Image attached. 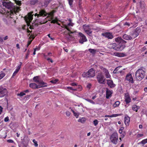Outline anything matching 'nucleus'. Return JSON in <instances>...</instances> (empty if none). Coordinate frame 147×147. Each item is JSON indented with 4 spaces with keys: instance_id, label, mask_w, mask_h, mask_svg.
Segmentation results:
<instances>
[{
    "instance_id": "1",
    "label": "nucleus",
    "mask_w": 147,
    "mask_h": 147,
    "mask_svg": "<svg viewBox=\"0 0 147 147\" xmlns=\"http://www.w3.org/2000/svg\"><path fill=\"white\" fill-rule=\"evenodd\" d=\"M3 5L10 10L8 11L7 14L10 18H13L14 13L18 12L20 10V7L17 6H13V4L10 1H4L3 3Z\"/></svg>"
},
{
    "instance_id": "2",
    "label": "nucleus",
    "mask_w": 147,
    "mask_h": 147,
    "mask_svg": "<svg viewBox=\"0 0 147 147\" xmlns=\"http://www.w3.org/2000/svg\"><path fill=\"white\" fill-rule=\"evenodd\" d=\"M145 69L143 67H141L136 71L135 76L136 80L141 81L144 77L145 75Z\"/></svg>"
},
{
    "instance_id": "3",
    "label": "nucleus",
    "mask_w": 147,
    "mask_h": 147,
    "mask_svg": "<svg viewBox=\"0 0 147 147\" xmlns=\"http://www.w3.org/2000/svg\"><path fill=\"white\" fill-rule=\"evenodd\" d=\"M95 75V71L93 68H91L88 71L85 72L82 74V76L84 77H93Z\"/></svg>"
},
{
    "instance_id": "4",
    "label": "nucleus",
    "mask_w": 147,
    "mask_h": 147,
    "mask_svg": "<svg viewBox=\"0 0 147 147\" xmlns=\"http://www.w3.org/2000/svg\"><path fill=\"white\" fill-rule=\"evenodd\" d=\"M141 29L140 27H138L136 29L130 32V34L132 39L136 37L141 32Z\"/></svg>"
},
{
    "instance_id": "5",
    "label": "nucleus",
    "mask_w": 147,
    "mask_h": 147,
    "mask_svg": "<svg viewBox=\"0 0 147 147\" xmlns=\"http://www.w3.org/2000/svg\"><path fill=\"white\" fill-rule=\"evenodd\" d=\"M110 140L111 142L115 144L117 143L118 140V134L117 132L113 133L110 137Z\"/></svg>"
},
{
    "instance_id": "6",
    "label": "nucleus",
    "mask_w": 147,
    "mask_h": 147,
    "mask_svg": "<svg viewBox=\"0 0 147 147\" xmlns=\"http://www.w3.org/2000/svg\"><path fill=\"white\" fill-rule=\"evenodd\" d=\"M124 44H119V45H118L117 48H115L116 47V44L115 43H113L111 44V45H112V48L115 49L119 51H120L123 50L125 47V46Z\"/></svg>"
},
{
    "instance_id": "7",
    "label": "nucleus",
    "mask_w": 147,
    "mask_h": 147,
    "mask_svg": "<svg viewBox=\"0 0 147 147\" xmlns=\"http://www.w3.org/2000/svg\"><path fill=\"white\" fill-rule=\"evenodd\" d=\"M79 37V42L80 43L83 44L84 42L87 41V39L85 35L81 32L78 33Z\"/></svg>"
},
{
    "instance_id": "8",
    "label": "nucleus",
    "mask_w": 147,
    "mask_h": 147,
    "mask_svg": "<svg viewBox=\"0 0 147 147\" xmlns=\"http://www.w3.org/2000/svg\"><path fill=\"white\" fill-rule=\"evenodd\" d=\"M54 12H51L49 13H47L46 11L43 9H40L38 15L40 17H45L48 15H53Z\"/></svg>"
},
{
    "instance_id": "9",
    "label": "nucleus",
    "mask_w": 147,
    "mask_h": 147,
    "mask_svg": "<svg viewBox=\"0 0 147 147\" xmlns=\"http://www.w3.org/2000/svg\"><path fill=\"white\" fill-rule=\"evenodd\" d=\"M104 76L102 73H99L97 75V78L98 82L100 84H104L105 80Z\"/></svg>"
},
{
    "instance_id": "10",
    "label": "nucleus",
    "mask_w": 147,
    "mask_h": 147,
    "mask_svg": "<svg viewBox=\"0 0 147 147\" xmlns=\"http://www.w3.org/2000/svg\"><path fill=\"white\" fill-rule=\"evenodd\" d=\"M7 91L5 88H0V97H3L7 94Z\"/></svg>"
},
{
    "instance_id": "11",
    "label": "nucleus",
    "mask_w": 147,
    "mask_h": 147,
    "mask_svg": "<svg viewBox=\"0 0 147 147\" xmlns=\"http://www.w3.org/2000/svg\"><path fill=\"white\" fill-rule=\"evenodd\" d=\"M124 99H125L124 101L127 105L129 104L131 101V99L128 93L125 94Z\"/></svg>"
},
{
    "instance_id": "12",
    "label": "nucleus",
    "mask_w": 147,
    "mask_h": 147,
    "mask_svg": "<svg viewBox=\"0 0 147 147\" xmlns=\"http://www.w3.org/2000/svg\"><path fill=\"white\" fill-rule=\"evenodd\" d=\"M125 80L129 81V82L131 83H134L133 79L131 74H129L127 75Z\"/></svg>"
},
{
    "instance_id": "13",
    "label": "nucleus",
    "mask_w": 147,
    "mask_h": 147,
    "mask_svg": "<svg viewBox=\"0 0 147 147\" xmlns=\"http://www.w3.org/2000/svg\"><path fill=\"white\" fill-rule=\"evenodd\" d=\"M102 35L109 39H111L113 38V36L112 33L110 32H106L102 33Z\"/></svg>"
},
{
    "instance_id": "14",
    "label": "nucleus",
    "mask_w": 147,
    "mask_h": 147,
    "mask_svg": "<svg viewBox=\"0 0 147 147\" xmlns=\"http://www.w3.org/2000/svg\"><path fill=\"white\" fill-rule=\"evenodd\" d=\"M33 14L32 15V13L29 14L28 16L26 18L25 21L27 23V24H30L33 20Z\"/></svg>"
},
{
    "instance_id": "15",
    "label": "nucleus",
    "mask_w": 147,
    "mask_h": 147,
    "mask_svg": "<svg viewBox=\"0 0 147 147\" xmlns=\"http://www.w3.org/2000/svg\"><path fill=\"white\" fill-rule=\"evenodd\" d=\"M107 84L111 88H113L115 86V85L113 83L112 80H107Z\"/></svg>"
},
{
    "instance_id": "16",
    "label": "nucleus",
    "mask_w": 147,
    "mask_h": 147,
    "mask_svg": "<svg viewBox=\"0 0 147 147\" xmlns=\"http://www.w3.org/2000/svg\"><path fill=\"white\" fill-rule=\"evenodd\" d=\"M113 93V91L110 90L107 88L106 91V98H109V97L112 96Z\"/></svg>"
},
{
    "instance_id": "17",
    "label": "nucleus",
    "mask_w": 147,
    "mask_h": 147,
    "mask_svg": "<svg viewBox=\"0 0 147 147\" xmlns=\"http://www.w3.org/2000/svg\"><path fill=\"white\" fill-rule=\"evenodd\" d=\"M115 41L119 44L121 43H126V41L123 40L120 37H118L117 38H115Z\"/></svg>"
},
{
    "instance_id": "18",
    "label": "nucleus",
    "mask_w": 147,
    "mask_h": 147,
    "mask_svg": "<svg viewBox=\"0 0 147 147\" xmlns=\"http://www.w3.org/2000/svg\"><path fill=\"white\" fill-rule=\"evenodd\" d=\"M29 87L32 88V89H36L39 88H40V86H39L37 85L35 83H31L29 84Z\"/></svg>"
},
{
    "instance_id": "19",
    "label": "nucleus",
    "mask_w": 147,
    "mask_h": 147,
    "mask_svg": "<svg viewBox=\"0 0 147 147\" xmlns=\"http://www.w3.org/2000/svg\"><path fill=\"white\" fill-rule=\"evenodd\" d=\"M83 28L85 32H87L88 30H91L90 26L89 25H86L85 24L83 26Z\"/></svg>"
},
{
    "instance_id": "20",
    "label": "nucleus",
    "mask_w": 147,
    "mask_h": 147,
    "mask_svg": "<svg viewBox=\"0 0 147 147\" xmlns=\"http://www.w3.org/2000/svg\"><path fill=\"white\" fill-rule=\"evenodd\" d=\"M35 36H34V35H31L29 37V40L31 39L32 38V39L29 40L28 42V44L27 45V47H28V46L30 45L31 42H32L33 40L35 38Z\"/></svg>"
},
{
    "instance_id": "21",
    "label": "nucleus",
    "mask_w": 147,
    "mask_h": 147,
    "mask_svg": "<svg viewBox=\"0 0 147 147\" xmlns=\"http://www.w3.org/2000/svg\"><path fill=\"white\" fill-rule=\"evenodd\" d=\"M123 38L124 39L127 40H130L132 39L130 35H128L126 34L123 35Z\"/></svg>"
},
{
    "instance_id": "22",
    "label": "nucleus",
    "mask_w": 147,
    "mask_h": 147,
    "mask_svg": "<svg viewBox=\"0 0 147 147\" xmlns=\"http://www.w3.org/2000/svg\"><path fill=\"white\" fill-rule=\"evenodd\" d=\"M39 84H40L39 85H38V86H42L40 87V88L43 87H46L47 86V83L44 82L43 81H41L39 82Z\"/></svg>"
},
{
    "instance_id": "23",
    "label": "nucleus",
    "mask_w": 147,
    "mask_h": 147,
    "mask_svg": "<svg viewBox=\"0 0 147 147\" xmlns=\"http://www.w3.org/2000/svg\"><path fill=\"white\" fill-rule=\"evenodd\" d=\"M114 54L115 56L119 57H124L126 56L125 54L123 53H116Z\"/></svg>"
},
{
    "instance_id": "24",
    "label": "nucleus",
    "mask_w": 147,
    "mask_h": 147,
    "mask_svg": "<svg viewBox=\"0 0 147 147\" xmlns=\"http://www.w3.org/2000/svg\"><path fill=\"white\" fill-rule=\"evenodd\" d=\"M52 0H44L43 6L46 7L48 4Z\"/></svg>"
},
{
    "instance_id": "25",
    "label": "nucleus",
    "mask_w": 147,
    "mask_h": 147,
    "mask_svg": "<svg viewBox=\"0 0 147 147\" xmlns=\"http://www.w3.org/2000/svg\"><path fill=\"white\" fill-rule=\"evenodd\" d=\"M20 67L17 66L16 69L15 71L13 73L12 75V77H13L15 76H16V74L18 72L19 70H20Z\"/></svg>"
},
{
    "instance_id": "26",
    "label": "nucleus",
    "mask_w": 147,
    "mask_h": 147,
    "mask_svg": "<svg viewBox=\"0 0 147 147\" xmlns=\"http://www.w3.org/2000/svg\"><path fill=\"white\" fill-rule=\"evenodd\" d=\"M139 107L137 106L136 105H134L132 107V109L134 111H135L136 112L138 111V110L139 109Z\"/></svg>"
},
{
    "instance_id": "27",
    "label": "nucleus",
    "mask_w": 147,
    "mask_h": 147,
    "mask_svg": "<svg viewBox=\"0 0 147 147\" xmlns=\"http://www.w3.org/2000/svg\"><path fill=\"white\" fill-rule=\"evenodd\" d=\"M89 51L93 54H95L97 51L96 50L94 49H88Z\"/></svg>"
},
{
    "instance_id": "28",
    "label": "nucleus",
    "mask_w": 147,
    "mask_h": 147,
    "mask_svg": "<svg viewBox=\"0 0 147 147\" xmlns=\"http://www.w3.org/2000/svg\"><path fill=\"white\" fill-rule=\"evenodd\" d=\"M38 2V0H30V3L32 5H34Z\"/></svg>"
},
{
    "instance_id": "29",
    "label": "nucleus",
    "mask_w": 147,
    "mask_h": 147,
    "mask_svg": "<svg viewBox=\"0 0 147 147\" xmlns=\"http://www.w3.org/2000/svg\"><path fill=\"white\" fill-rule=\"evenodd\" d=\"M71 111L73 113L74 116L76 117V118H78V117L79 115V113H77V112H75L72 109H71Z\"/></svg>"
},
{
    "instance_id": "30",
    "label": "nucleus",
    "mask_w": 147,
    "mask_h": 147,
    "mask_svg": "<svg viewBox=\"0 0 147 147\" xmlns=\"http://www.w3.org/2000/svg\"><path fill=\"white\" fill-rule=\"evenodd\" d=\"M33 81L36 83H39L40 81L39 80L38 76H36V77H34L33 78Z\"/></svg>"
},
{
    "instance_id": "31",
    "label": "nucleus",
    "mask_w": 147,
    "mask_h": 147,
    "mask_svg": "<svg viewBox=\"0 0 147 147\" xmlns=\"http://www.w3.org/2000/svg\"><path fill=\"white\" fill-rule=\"evenodd\" d=\"M120 104V101H117L113 105V106L114 107H118L119 105Z\"/></svg>"
},
{
    "instance_id": "32",
    "label": "nucleus",
    "mask_w": 147,
    "mask_h": 147,
    "mask_svg": "<svg viewBox=\"0 0 147 147\" xmlns=\"http://www.w3.org/2000/svg\"><path fill=\"white\" fill-rule=\"evenodd\" d=\"M62 27L67 29L69 32V33H72V32L69 29V28L68 26H67V25L63 24V26Z\"/></svg>"
},
{
    "instance_id": "33",
    "label": "nucleus",
    "mask_w": 147,
    "mask_h": 147,
    "mask_svg": "<svg viewBox=\"0 0 147 147\" xmlns=\"http://www.w3.org/2000/svg\"><path fill=\"white\" fill-rule=\"evenodd\" d=\"M15 2V3L17 5L19 6H21L22 5L21 1L19 0H14Z\"/></svg>"
},
{
    "instance_id": "34",
    "label": "nucleus",
    "mask_w": 147,
    "mask_h": 147,
    "mask_svg": "<svg viewBox=\"0 0 147 147\" xmlns=\"http://www.w3.org/2000/svg\"><path fill=\"white\" fill-rule=\"evenodd\" d=\"M100 69L103 72H104L105 73L106 72H107L108 70L105 68L103 67L102 66H100Z\"/></svg>"
},
{
    "instance_id": "35",
    "label": "nucleus",
    "mask_w": 147,
    "mask_h": 147,
    "mask_svg": "<svg viewBox=\"0 0 147 147\" xmlns=\"http://www.w3.org/2000/svg\"><path fill=\"white\" fill-rule=\"evenodd\" d=\"M105 74L106 77L107 78H109L111 77V76L109 74L108 71L105 73Z\"/></svg>"
},
{
    "instance_id": "36",
    "label": "nucleus",
    "mask_w": 147,
    "mask_h": 147,
    "mask_svg": "<svg viewBox=\"0 0 147 147\" xmlns=\"http://www.w3.org/2000/svg\"><path fill=\"white\" fill-rule=\"evenodd\" d=\"M140 143L144 145V144L147 143V139L143 140L142 141L140 142Z\"/></svg>"
},
{
    "instance_id": "37",
    "label": "nucleus",
    "mask_w": 147,
    "mask_h": 147,
    "mask_svg": "<svg viewBox=\"0 0 147 147\" xmlns=\"http://www.w3.org/2000/svg\"><path fill=\"white\" fill-rule=\"evenodd\" d=\"M69 2V3L70 6L71 7H73V0H67Z\"/></svg>"
},
{
    "instance_id": "38",
    "label": "nucleus",
    "mask_w": 147,
    "mask_h": 147,
    "mask_svg": "<svg viewBox=\"0 0 147 147\" xmlns=\"http://www.w3.org/2000/svg\"><path fill=\"white\" fill-rule=\"evenodd\" d=\"M130 120H124V122L125 125L127 126H128L129 125Z\"/></svg>"
},
{
    "instance_id": "39",
    "label": "nucleus",
    "mask_w": 147,
    "mask_h": 147,
    "mask_svg": "<svg viewBox=\"0 0 147 147\" xmlns=\"http://www.w3.org/2000/svg\"><path fill=\"white\" fill-rule=\"evenodd\" d=\"M89 36H91L92 35V31L91 30H88L86 32H85Z\"/></svg>"
},
{
    "instance_id": "40",
    "label": "nucleus",
    "mask_w": 147,
    "mask_h": 147,
    "mask_svg": "<svg viewBox=\"0 0 147 147\" xmlns=\"http://www.w3.org/2000/svg\"><path fill=\"white\" fill-rule=\"evenodd\" d=\"M26 94L25 93H24V92H20V93L18 94V95L20 96H22Z\"/></svg>"
},
{
    "instance_id": "41",
    "label": "nucleus",
    "mask_w": 147,
    "mask_h": 147,
    "mask_svg": "<svg viewBox=\"0 0 147 147\" xmlns=\"http://www.w3.org/2000/svg\"><path fill=\"white\" fill-rule=\"evenodd\" d=\"M33 142L34 144V145L35 147H37L38 146V144H37V142L35 139H34L33 140Z\"/></svg>"
},
{
    "instance_id": "42",
    "label": "nucleus",
    "mask_w": 147,
    "mask_h": 147,
    "mask_svg": "<svg viewBox=\"0 0 147 147\" xmlns=\"http://www.w3.org/2000/svg\"><path fill=\"white\" fill-rule=\"evenodd\" d=\"M86 100L90 102V103H91L92 104H94L95 103L94 102V101H93L92 100H91V99H86Z\"/></svg>"
},
{
    "instance_id": "43",
    "label": "nucleus",
    "mask_w": 147,
    "mask_h": 147,
    "mask_svg": "<svg viewBox=\"0 0 147 147\" xmlns=\"http://www.w3.org/2000/svg\"><path fill=\"white\" fill-rule=\"evenodd\" d=\"M58 81V79H55L51 81L50 82L53 84H56Z\"/></svg>"
},
{
    "instance_id": "44",
    "label": "nucleus",
    "mask_w": 147,
    "mask_h": 147,
    "mask_svg": "<svg viewBox=\"0 0 147 147\" xmlns=\"http://www.w3.org/2000/svg\"><path fill=\"white\" fill-rule=\"evenodd\" d=\"M5 76V74L4 73H2L0 74V80L3 78Z\"/></svg>"
},
{
    "instance_id": "45",
    "label": "nucleus",
    "mask_w": 147,
    "mask_h": 147,
    "mask_svg": "<svg viewBox=\"0 0 147 147\" xmlns=\"http://www.w3.org/2000/svg\"><path fill=\"white\" fill-rule=\"evenodd\" d=\"M67 88L69 89L72 90L76 91L77 90L76 88H73L71 87H67Z\"/></svg>"
},
{
    "instance_id": "46",
    "label": "nucleus",
    "mask_w": 147,
    "mask_h": 147,
    "mask_svg": "<svg viewBox=\"0 0 147 147\" xmlns=\"http://www.w3.org/2000/svg\"><path fill=\"white\" fill-rule=\"evenodd\" d=\"M98 123V120H94L93 121V124L95 126H96Z\"/></svg>"
},
{
    "instance_id": "47",
    "label": "nucleus",
    "mask_w": 147,
    "mask_h": 147,
    "mask_svg": "<svg viewBox=\"0 0 147 147\" xmlns=\"http://www.w3.org/2000/svg\"><path fill=\"white\" fill-rule=\"evenodd\" d=\"M30 54V51L29 50H28L27 53L26 55V56H25V59H27L29 55Z\"/></svg>"
},
{
    "instance_id": "48",
    "label": "nucleus",
    "mask_w": 147,
    "mask_h": 147,
    "mask_svg": "<svg viewBox=\"0 0 147 147\" xmlns=\"http://www.w3.org/2000/svg\"><path fill=\"white\" fill-rule=\"evenodd\" d=\"M7 142L9 143H14V141L12 140L9 139L7 141Z\"/></svg>"
},
{
    "instance_id": "49",
    "label": "nucleus",
    "mask_w": 147,
    "mask_h": 147,
    "mask_svg": "<svg viewBox=\"0 0 147 147\" xmlns=\"http://www.w3.org/2000/svg\"><path fill=\"white\" fill-rule=\"evenodd\" d=\"M130 119V117L127 115H125L124 119Z\"/></svg>"
},
{
    "instance_id": "50",
    "label": "nucleus",
    "mask_w": 147,
    "mask_h": 147,
    "mask_svg": "<svg viewBox=\"0 0 147 147\" xmlns=\"http://www.w3.org/2000/svg\"><path fill=\"white\" fill-rule=\"evenodd\" d=\"M125 132H123V133L121 134V135L120 136V137L123 138L125 136Z\"/></svg>"
},
{
    "instance_id": "51",
    "label": "nucleus",
    "mask_w": 147,
    "mask_h": 147,
    "mask_svg": "<svg viewBox=\"0 0 147 147\" xmlns=\"http://www.w3.org/2000/svg\"><path fill=\"white\" fill-rule=\"evenodd\" d=\"M78 122H80L82 123H83L85 122V120H78Z\"/></svg>"
},
{
    "instance_id": "52",
    "label": "nucleus",
    "mask_w": 147,
    "mask_h": 147,
    "mask_svg": "<svg viewBox=\"0 0 147 147\" xmlns=\"http://www.w3.org/2000/svg\"><path fill=\"white\" fill-rule=\"evenodd\" d=\"M70 85L72 86H77V84L75 83H71L70 84Z\"/></svg>"
},
{
    "instance_id": "53",
    "label": "nucleus",
    "mask_w": 147,
    "mask_h": 147,
    "mask_svg": "<svg viewBox=\"0 0 147 147\" xmlns=\"http://www.w3.org/2000/svg\"><path fill=\"white\" fill-rule=\"evenodd\" d=\"M47 59L48 61H50L51 63H52L53 62V60H52V59H51L49 58H47Z\"/></svg>"
},
{
    "instance_id": "54",
    "label": "nucleus",
    "mask_w": 147,
    "mask_h": 147,
    "mask_svg": "<svg viewBox=\"0 0 147 147\" xmlns=\"http://www.w3.org/2000/svg\"><path fill=\"white\" fill-rule=\"evenodd\" d=\"M146 49V46L144 47L142 49V51H143L145 50Z\"/></svg>"
},
{
    "instance_id": "55",
    "label": "nucleus",
    "mask_w": 147,
    "mask_h": 147,
    "mask_svg": "<svg viewBox=\"0 0 147 147\" xmlns=\"http://www.w3.org/2000/svg\"><path fill=\"white\" fill-rule=\"evenodd\" d=\"M144 136V135L143 134H138L137 135V137H142Z\"/></svg>"
},
{
    "instance_id": "56",
    "label": "nucleus",
    "mask_w": 147,
    "mask_h": 147,
    "mask_svg": "<svg viewBox=\"0 0 147 147\" xmlns=\"http://www.w3.org/2000/svg\"><path fill=\"white\" fill-rule=\"evenodd\" d=\"M3 109V108L1 106H0V114L2 112Z\"/></svg>"
},
{
    "instance_id": "57",
    "label": "nucleus",
    "mask_w": 147,
    "mask_h": 147,
    "mask_svg": "<svg viewBox=\"0 0 147 147\" xmlns=\"http://www.w3.org/2000/svg\"><path fill=\"white\" fill-rule=\"evenodd\" d=\"M118 116V114H115L112 115L110 116L111 117H116Z\"/></svg>"
},
{
    "instance_id": "58",
    "label": "nucleus",
    "mask_w": 147,
    "mask_h": 147,
    "mask_svg": "<svg viewBox=\"0 0 147 147\" xmlns=\"http://www.w3.org/2000/svg\"><path fill=\"white\" fill-rule=\"evenodd\" d=\"M66 113V115L67 116H69L70 114V113L68 111H67Z\"/></svg>"
},
{
    "instance_id": "59",
    "label": "nucleus",
    "mask_w": 147,
    "mask_h": 147,
    "mask_svg": "<svg viewBox=\"0 0 147 147\" xmlns=\"http://www.w3.org/2000/svg\"><path fill=\"white\" fill-rule=\"evenodd\" d=\"M57 22V21L55 20H53L51 21V23L53 24H55Z\"/></svg>"
},
{
    "instance_id": "60",
    "label": "nucleus",
    "mask_w": 147,
    "mask_h": 147,
    "mask_svg": "<svg viewBox=\"0 0 147 147\" xmlns=\"http://www.w3.org/2000/svg\"><path fill=\"white\" fill-rule=\"evenodd\" d=\"M122 128L119 130V133L121 134L123 133V132L122 131V129H121Z\"/></svg>"
},
{
    "instance_id": "61",
    "label": "nucleus",
    "mask_w": 147,
    "mask_h": 147,
    "mask_svg": "<svg viewBox=\"0 0 147 147\" xmlns=\"http://www.w3.org/2000/svg\"><path fill=\"white\" fill-rule=\"evenodd\" d=\"M37 50V48H35L34 49V51L33 53V55H35L36 54V51Z\"/></svg>"
},
{
    "instance_id": "62",
    "label": "nucleus",
    "mask_w": 147,
    "mask_h": 147,
    "mask_svg": "<svg viewBox=\"0 0 147 147\" xmlns=\"http://www.w3.org/2000/svg\"><path fill=\"white\" fill-rule=\"evenodd\" d=\"M30 95H28L27 96H25V98H26V99H27L28 98L30 97Z\"/></svg>"
},
{
    "instance_id": "63",
    "label": "nucleus",
    "mask_w": 147,
    "mask_h": 147,
    "mask_svg": "<svg viewBox=\"0 0 147 147\" xmlns=\"http://www.w3.org/2000/svg\"><path fill=\"white\" fill-rule=\"evenodd\" d=\"M117 68H115L113 71V73L114 74H116L117 73V71L116 69Z\"/></svg>"
},
{
    "instance_id": "64",
    "label": "nucleus",
    "mask_w": 147,
    "mask_h": 147,
    "mask_svg": "<svg viewBox=\"0 0 147 147\" xmlns=\"http://www.w3.org/2000/svg\"><path fill=\"white\" fill-rule=\"evenodd\" d=\"M124 25H127L129 26L130 25V24L129 23L126 22L125 23Z\"/></svg>"
}]
</instances>
